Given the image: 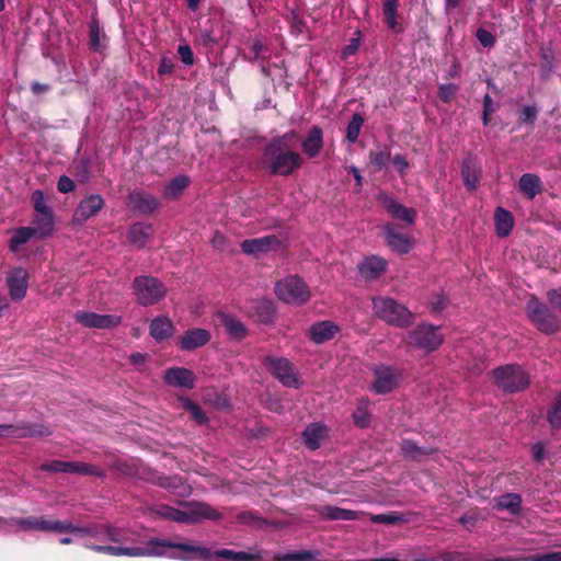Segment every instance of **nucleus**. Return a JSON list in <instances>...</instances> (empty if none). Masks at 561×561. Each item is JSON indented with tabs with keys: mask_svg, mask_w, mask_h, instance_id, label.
Listing matches in <instances>:
<instances>
[{
	"mask_svg": "<svg viewBox=\"0 0 561 561\" xmlns=\"http://www.w3.org/2000/svg\"><path fill=\"white\" fill-rule=\"evenodd\" d=\"M157 514L164 519L182 524H195L221 518V514L215 507L203 502L188 503L184 510L161 505L157 510Z\"/></svg>",
	"mask_w": 561,
	"mask_h": 561,
	"instance_id": "nucleus-3",
	"label": "nucleus"
},
{
	"mask_svg": "<svg viewBox=\"0 0 561 561\" xmlns=\"http://www.w3.org/2000/svg\"><path fill=\"white\" fill-rule=\"evenodd\" d=\"M476 37L484 48H492L496 43L495 36L484 27H479L477 30Z\"/></svg>",
	"mask_w": 561,
	"mask_h": 561,
	"instance_id": "nucleus-54",
	"label": "nucleus"
},
{
	"mask_svg": "<svg viewBox=\"0 0 561 561\" xmlns=\"http://www.w3.org/2000/svg\"><path fill=\"white\" fill-rule=\"evenodd\" d=\"M391 161L400 175L407 174L408 170L410 169V164L402 154H396L392 157Z\"/></svg>",
	"mask_w": 561,
	"mask_h": 561,
	"instance_id": "nucleus-57",
	"label": "nucleus"
},
{
	"mask_svg": "<svg viewBox=\"0 0 561 561\" xmlns=\"http://www.w3.org/2000/svg\"><path fill=\"white\" fill-rule=\"evenodd\" d=\"M490 375L504 393L523 392L530 386V374L519 364L501 365L492 369Z\"/></svg>",
	"mask_w": 561,
	"mask_h": 561,
	"instance_id": "nucleus-4",
	"label": "nucleus"
},
{
	"mask_svg": "<svg viewBox=\"0 0 561 561\" xmlns=\"http://www.w3.org/2000/svg\"><path fill=\"white\" fill-rule=\"evenodd\" d=\"M523 561H561V551L524 557Z\"/></svg>",
	"mask_w": 561,
	"mask_h": 561,
	"instance_id": "nucleus-56",
	"label": "nucleus"
},
{
	"mask_svg": "<svg viewBox=\"0 0 561 561\" xmlns=\"http://www.w3.org/2000/svg\"><path fill=\"white\" fill-rule=\"evenodd\" d=\"M328 435V427L323 423H311L302 432L301 438L307 448L316 450Z\"/></svg>",
	"mask_w": 561,
	"mask_h": 561,
	"instance_id": "nucleus-30",
	"label": "nucleus"
},
{
	"mask_svg": "<svg viewBox=\"0 0 561 561\" xmlns=\"http://www.w3.org/2000/svg\"><path fill=\"white\" fill-rule=\"evenodd\" d=\"M377 199L393 219L403 221L408 226L414 225L416 218L414 208L403 206L394 197L383 192L379 193Z\"/></svg>",
	"mask_w": 561,
	"mask_h": 561,
	"instance_id": "nucleus-18",
	"label": "nucleus"
},
{
	"mask_svg": "<svg viewBox=\"0 0 561 561\" xmlns=\"http://www.w3.org/2000/svg\"><path fill=\"white\" fill-rule=\"evenodd\" d=\"M50 430L44 424L18 423L0 424V437H43L48 436Z\"/></svg>",
	"mask_w": 561,
	"mask_h": 561,
	"instance_id": "nucleus-15",
	"label": "nucleus"
},
{
	"mask_svg": "<svg viewBox=\"0 0 561 561\" xmlns=\"http://www.w3.org/2000/svg\"><path fill=\"white\" fill-rule=\"evenodd\" d=\"M354 424L359 428H366L370 424L369 400L360 399L353 413Z\"/></svg>",
	"mask_w": 561,
	"mask_h": 561,
	"instance_id": "nucleus-42",
	"label": "nucleus"
},
{
	"mask_svg": "<svg viewBox=\"0 0 561 561\" xmlns=\"http://www.w3.org/2000/svg\"><path fill=\"white\" fill-rule=\"evenodd\" d=\"M163 380L168 386L191 390L195 388L196 375L188 368L174 366L165 369Z\"/></svg>",
	"mask_w": 561,
	"mask_h": 561,
	"instance_id": "nucleus-21",
	"label": "nucleus"
},
{
	"mask_svg": "<svg viewBox=\"0 0 561 561\" xmlns=\"http://www.w3.org/2000/svg\"><path fill=\"white\" fill-rule=\"evenodd\" d=\"M257 317L262 323L268 324L274 321L275 307L271 300H260L256 306Z\"/></svg>",
	"mask_w": 561,
	"mask_h": 561,
	"instance_id": "nucleus-46",
	"label": "nucleus"
},
{
	"mask_svg": "<svg viewBox=\"0 0 561 561\" xmlns=\"http://www.w3.org/2000/svg\"><path fill=\"white\" fill-rule=\"evenodd\" d=\"M280 245V241L275 236H264L255 239H247L241 242L240 247L244 254L259 256L270 250H274Z\"/></svg>",
	"mask_w": 561,
	"mask_h": 561,
	"instance_id": "nucleus-24",
	"label": "nucleus"
},
{
	"mask_svg": "<svg viewBox=\"0 0 561 561\" xmlns=\"http://www.w3.org/2000/svg\"><path fill=\"white\" fill-rule=\"evenodd\" d=\"M32 202L36 214L53 213L51 208L47 205L45 194L42 190H35L32 193Z\"/></svg>",
	"mask_w": 561,
	"mask_h": 561,
	"instance_id": "nucleus-52",
	"label": "nucleus"
},
{
	"mask_svg": "<svg viewBox=\"0 0 561 561\" xmlns=\"http://www.w3.org/2000/svg\"><path fill=\"white\" fill-rule=\"evenodd\" d=\"M373 310L376 317L394 327L407 328L413 321V313L404 305L390 297L374 298Z\"/></svg>",
	"mask_w": 561,
	"mask_h": 561,
	"instance_id": "nucleus-6",
	"label": "nucleus"
},
{
	"mask_svg": "<svg viewBox=\"0 0 561 561\" xmlns=\"http://www.w3.org/2000/svg\"><path fill=\"white\" fill-rule=\"evenodd\" d=\"M519 190L526 195L527 198L533 199L541 192L540 178L533 173H524L519 178Z\"/></svg>",
	"mask_w": 561,
	"mask_h": 561,
	"instance_id": "nucleus-39",
	"label": "nucleus"
},
{
	"mask_svg": "<svg viewBox=\"0 0 561 561\" xmlns=\"http://www.w3.org/2000/svg\"><path fill=\"white\" fill-rule=\"evenodd\" d=\"M35 236L45 238L54 231V216L53 213L48 214H36L32 219Z\"/></svg>",
	"mask_w": 561,
	"mask_h": 561,
	"instance_id": "nucleus-38",
	"label": "nucleus"
},
{
	"mask_svg": "<svg viewBox=\"0 0 561 561\" xmlns=\"http://www.w3.org/2000/svg\"><path fill=\"white\" fill-rule=\"evenodd\" d=\"M180 401L183 403L184 409L191 413L196 423L203 425L208 422V417L197 403L188 398H180Z\"/></svg>",
	"mask_w": 561,
	"mask_h": 561,
	"instance_id": "nucleus-48",
	"label": "nucleus"
},
{
	"mask_svg": "<svg viewBox=\"0 0 561 561\" xmlns=\"http://www.w3.org/2000/svg\"><path fill=\"white\" fill-rule=\"evenodd\" d=\"M398 0H385L382 5V12L385 15V22L387 26L391 30H394L398 26L397 21V11H398Z\"/></svg>",
	"mask_w": 561,
	"mask_h": 561,
	"instance_id": "nucleus-45",
	"label": "nucleus"
},
{
	"mask_svg": "<svg viewBox=\"0 0 561 561\" xmlns=\"http://www.w3.org/2000/svg\"><path fill=\"white\" fill-rule=\"evenodd\" d=\"M374 380L369 390L375 394H387L393 391L402 379V370L392 365L378 364L371 369Z\"/></svg>",
	"mask_w": 561,
	"mask_h": 561,
	"instance_id": "nucleus-10",
	"label": "nucleus"
},
{
	"mask_svg": "<svg viewBox=\"0 0 561 561\" xmlns=\"http://www.w3.org/2000/svg\"><path fill=\"white\" fill-rule=\"evenodd\" d=\"M250 53L253 55L254 60H265L270 57L267 46L257 39L250 44Z\"/></svg>",
	"mask_w": 561,
	"mask_h": 561,
	"instance_id": "nucleus-53",
	"label": "nucleus"
},
{
	"mask_svg": "<svg viewBox=\"0 0 561 561\" xmlns=\"http://www.w3.org/2000/svg\"><path fill=\"white\" fill-rule=\"evenodd\" d=\"M174 70L173 61L168 57H162L158 67V73L160 76L170 75Z\"/></svg>",
	"mask_w": 561,
	"mask_h": 561,
	"instance_id": "nucleus-62",
	"label": "nucleus"
},
{
	"mask_svg": "<svg viewBox=\"0 0 561 561\" xmlns=\"http://www.w3.org/2000/svg\"><path fill=\"white\" fill-rule=\"evenodd\" d=\"M363 125H364V117L358 113H354L351 121L347 124V127H346L347 142L354 144L357 141Z\"/></svg>",
	"mask_w": 561,
	"mask_h": 561,
	"instance_id": "nucleus-44",
	"label": "nucleus"
},
{
	"mask_svg": "<svg viewBox=\"0 0 561 561\" xmlns=\"http://www.w3.org/2000/svg\"><path fill=\"white\" fill-rule=\"evenodd\" d=\"M128 203L130 208L139 214H151L156 211L160 205L158 198L141 191H134L129 193Z\"/></svg>",
	"mask_w": 561,
	"mask_h": 561,
	"instance_id": "nucleus-26",
	"label": "nucleus"
},
{
	"mask_svg": "<svg viewBox=\"0 0 561 561\" xmlns=\"http://www.w3.org/2000/svg\"><path fill=\"white\" fill-rule=\"evenodd\" d=\"M537 117V110L534 106H524L520 111L519 119L525 124H534Z\"/></svg>",
	"mask_w": 561,
	"mask_h": 561,
	"instance_id": "nucleus-58",
	"label": "nucleus"
},
{
	"mask_svg": "<svg viewBox=\"0 0 561 561\" xmlns=\"http://www.w3.org/2000/svg\"><path fill=\"white\" fill-rule=\"evenodd\" d=\"M12 526L18 527L20 530H34L42 533H57L60 534L62 520L49 519L44 516L31 517H15L8 520Z\"/></svg>",
	"mask_w": 561,
	"mask_h": 561,
	"instance_id": "nucleus-13",
	"label": "nucleus"
},
{
	"mask_svg": "<svg viewBox=\"0 0 561 561\" xmlns=\"http://www.w3.org/2000/svg\"><path fill=\"white\" fill-rule=\"evenodd\" d=\"M149 333L156 342H162L173 335L174 325L168 317L158 316L151 320Z\"/></svg>",
	"mask_w": 561,
	"mask_h": 561,
	"instance_id": "nucleus-32",
	"label": "nucleus"
},
{
	"mask_svg": "<svg viewBox=\"0 0 561 561\" xmlns=\"http://www.w3.org/2000/svg\"><path fill=\"white\" fill-rule=\"evenodd\" d=\"M481 169L480 164L474 157L468 154L461 165V176L465 186L469 191H473L478 187L480 182Z\"/></svg>",
	"mask_w": 561,
	"mask_h": 561,
	"instance_id": "nucleus-29",
	"label": "nucleus"
},
{
	"mask_svg": "<svg viewBox=\"0 0 561 561\" xmlns=\"http://www.w3.org/2000/svg\"><path fill=\"white\" fill-rule=\"evenodd\" d=\"M323 514L331 520H355L358 519L359 512L341 508L336 506H325Z\"/></svg>",
	"mask_w": 561,
	"mask_h": 561,
	"instance_id": "nucleus-43",
	"label": "nucleus"
},
{
	"mask_svg": "<svg viewBox=\"0 0 561 561\" xmlns=\"http://www.w3.org/2000/svg\"><path fill=\"white\" fill-rule=\"evenodd\" d=\"M107 36L100 26L96 18L89 22V48L94 53H102L106 48Z\"/></svg>",
	"mask_w": 561,
	"mask_h": 561,
	"instance_id": "nucleus-34",
	"label": "nucleus"
},
{
	"mask_svg": "<svg viewBox=\"0 0 561 561\" xmlns=\"http://www.w3.org/2000/svg\"><path fill=\"white\" fill-rule=\"evenodd\" d=\"M133 289L138 304L145 307L158 304L168 293L163 282L149 275L137 276Z\"/></svg>",
	"mask_w": 561,
	"mask_h": 561,
	"instance_id": "nucleus-8",
	"label": "nucleus"
},
{
	"mask_svg": "<svg viewBox=\"0 0 561 561\" xmlns=\"http://www.w3.org/2000/svg\"><path fill=\"white\" fill-rule=\"evenodd\" d=\"M277 298L286 304L301 306L310 298L307 284L298 276H287L275 284Z\"/></svg>",
	"mask_w": 561,
	"mask_h": 561,
	"instance_id": "nucleus-9",
	"label": "nucleus"
},
{
	"mask_svg": "<svg viewBox=\"0 0 561 561\" xmlns=\"http://www.w3.org/2000/svg\"><path fill=\"white\" fill-rule=\"evenodd\" d=\"M390 158V152L387 148L369 152V161L378 170L385 169Z\"/></svg>",
	"mask_w": 561,
	"mask_h": 561,
	"instance_id": "nucleus-49",
	"label": "nucleus"
},
{
	"mask_svg": "<svg viewBox=\"0 0 561 561\" xmlns=\"http://www.w3.org/2000/svg\"><path fill=\"white\" fill-rule=\"evenodd\" d=\"M540 57L545 61V64L541 65L542 71H550L554 58L552 50L550 48H540Z\"/></svg>",
	"mask_w": 561,
	"mask_h": 561,
	"instance_id": "nucleus-61",
	"label": "nucleus"
},
{
	"mask_svg": "<svg viewBox=\"0 0 561 561\" xmlns=\"http://www.w3.org/2000/svg\"><path fill=\"white\" fill-rule=\"evenodd\" d=\"M104 206V198L100 194H90L82 198L73 213L77 222H84L95 216Z\"/></svg>",
	"mask_w": 561,
	"mask_h": 561,
	"instance_id": "nucleus-23",
	"label": "nucleus"
},
{
	"mask_svg": "<svg viewBox=\"0 0 561 561\" xmlns=\"http://www.w3.org/2000/svg\"><path fill=\"white\" fill-rule=\"evenodd\" d=\"M178 54L183 64L190 66L194 62V54L188 45H180L178 47Z\"/></svg>",
	"mask_w": 561,
	"mask_h": 561,
	"instance_id": "nucleus-60",
	"label": "nucleus"
},
{
	"mask_svg": "<svg viewBox=\"0 0 561 561\" xmlns=\"http://www.w3.org/2000/svg\"><path fill=\"white\" fill-rule=\"evenodd\" d=\"M522 496L518 493H505L493 499V508L496 511H507L517 516L522 512Z\"/></svg>",
	"mask_w": 561,
	"mask_h": 561,
	"instance_id": "nucleus-33",
	"label": "nucleus"
},
{
	"mask_svg": "<svg viewBox=\"0 0 561 561\" xmlns=\"http://www.w3.org/2000/svg\"><path fill=\"white\" fill-rule=\"evenodd\" d=\"M7 285L10 297L14 301H21L26 295L28 287V273L23 267H15L7 275Z\"/></svg>",
	"mask_w": 561,
	"mask_h": 561,
	"instance_id": "nucleus-22",
	"label": "nucleus"
},
{
	"mask_svg": "<svg viewBox=\"0 0 561 561\" xmlns=\"http://www.w3.org/2000/svg\"><path fill=\"white\" fill-rule=\"evenodd\" d=\"M57 188L60 193H70L76 188V184L72 179L67 175H61L57 182Z\"/></svg>",
	"mask_w": 561,
	"mask_h": 561,
	"instance_id": "nucleus-59",
	"label": "nucleus"
},
{
	"mask_svg": "<svg viewBox=\"0 0 561 561\" xmlns=\"http://www.w3.org/2000/svg\"><path fill=\"white\" fill-rule=\"evenodd\" d=\"M533 459L540 462L546 455V446L542 442H537L531 446Z\"/></svg>",
	"mask_w": 561,
	"mask_h": 561,
	"instance_id": "nucleus-64",
	"label": "nucleus"
},
{
	"mask_svg": "<svg viewBox=\"0 0 561 561\" xmlns=\"http://www.w3.org/2000/svg\"><path fill=\"white\" fill-rule=\"evenodd\" d=\"M263 364L283 386L295 389L302 386L298 373L287 358L267 355L264 357Z\"/></svg>",
	"mask_w": 561,
	"mask_h": 561,
	"instance_id": "nucleus-11",
	"label": "nucleus"
},
{
	"mask_svg": "<svg viewBox=\"0 0 561 561\" xmlns=\"http://www.w3.org/2000/svg\"><path fill=\"white\" fill-rule=\"evenodd\" d=\"M75 318L84 327L94 329H112L122 321V317L117 314H99L85 311L77 312Z\"/></svg>",
	"mask_w": 561,
	"mask_h": 561,
	"instance_id": "nucleus-20",
	"label": "nucleus"
},
{
	"mask_svg": "<svg viewBox=\"0 0 561 561\" xmlns=\"http://www.w3.org/2000/svg\"><path fill=\"white\" fill-rule=\"evenodd\" d=\"M526 312L530 322L545 334H554L560 329L558 316L537 297L531 296L526 304Z\"/></svg>",
	"mask_w": 561,
	"mask_h": 561,
	"instance_id": "nucleus-7",
	"label": "nucleus"
},
{
	"mask_svg": "<svg viewBox=\"0 0 561 561\" xmlns=\"http://www.w3.org/2000/svg\"><path fill=\"white\" fill-rule=\"evenodd\" d=\"M35 236L34 229L31 227H19L12 230V236L9 241V249L11 252L16 253Z\"/></svg>",
	"mask_w": 561,
	"mask_h": 561,
	"instance_id": "nucleus-40",
	"label": "nucleus"
},
{
	"mask_svg": "<svg viewBox=\"0 0 561 561\" xmlns=\"http://www.w3.org/2000/svg\"><path fill=\"white\" fill-rule=\"evenodd\" d=\"M547 419L552 428H561V393L556 399L552 408L548 411Z\"/></svg>",
	"mask_w": 561,
	"mask_h": 561,
	"instance_id": "nucleus-51",
	"label": "nucleus"
},
{
	"mask_svg": "<svg viewBox=\"0 0 561 561\" xmlns=\"http://www.w3.org/2000/svg\"><path fill=\"white\" fill-rule=\"evenodd\" d=\"M319 554L318 551H311V550H300V551H294L288 552L284 556L277 557L278 560L283 561H311L316 559V557Z\"/></svg>",
	"mask_w": 561,
	"mask_h": 561,
	"instance_id": "nucleus-50",
	"label": "nucleus"
},
{
	"mask_svg": "<svg viewBox=\"0 0 561 561\" xmlns=\"http://www.w3.org/2000/svg\"><path fill=\"white\" fill-rule=\"evenodd\" d=\"M547 298L552 307L561 311V288L548 290Z\"/></svg>",
	"mask_w": 561,
	"mask_h": 561,
	"instance_id": "nucleus-63",
	"label": "nucleus"
},
{
	"mask_svg": "<svg viewBox=\"0 0 561 561\" xmlns=\"http://www.w3.org/2000/svg\"><path fill=\"white\" fill-rule=\"evenodd\" d=\"M382 229L387 245L393 252L407 254L413 249L414 238L409 233L400 232L394 224H387Z\"/></svg>",
	"mask_w": 561,
	"mask_h": 561,
	"instance_id": "nucleus-19",
	"label": "nucleus"
},
{
	"mask_svg": "<svg viewBox=\"0 0 561 561\" xmlns=\"http://www.w3.org/2000/svg\"><path fill=\"white\" fill-rule=\"evenodd\" d=\"M284 137L273 139L264 148L263 167L272 175L288 176L301 168V154L291 150Z\"/></svg>",
	"mask_w": 561,
	"mask_h": 561,
	"instance_id": "nucleus-1",
	"label": "nucleus"
},
{
	"mask_svg": "<svg viewBox=\"0 0 561 561\" xmlns=\"http://www.w3.org/2000/svg\"><path fill=\"white\" fill-rule=\"evenodd\" d=\"M388 262L378 256L370 255L363 259L358 265V272L360 276L366 280H373L378 278L387 268Z\"/></svg>",
	"mask_w": 561,
	"mask_h": 561,
	"instance_id": "nucleus-27",
	"label": "nucleus"
},
{
	"mask_svg": "<svg viewBox=\"0 0 561 561\" xmlns=\"http://www.w3.org/2000/svg\"><path fill=\"white\" fill-rule=\"evenodd\" d=\"M41 469L47 472L80 473L87 476L103 477L102 470L98 467L77 461L53 460L43 463Z\"/></svg>",
	"mask_w": 561,
	"mask_h": 561,
	"instance_id": "nucleus-14",
	"label": "nucleus"
},
{
	"mask_svg": "<svg viewBox=\"0 0 561 561\" xmlns=\"http://www.w3.org/2000/svg\"><path fill=\"white\" fill-rule=\"evenodd\" d=\"M210 339L211 334L208 330L203 328L191 329L180 337L179 347L186 352L194 351L206 345Z\"/></svg>",
	"mask_w": 561,
	"mask_h": 561,
	"instance_id": "nucleus-25",
	"label": "nucleus"
},
{
	"mask_svg": "<svg viewBox=\"0 0 561 561\" xmlns=\"http://www.w3.org/2000/svg\"><path fill=\"white\" fill-rule=\"evenodd\" d=\"M494 221L496 234L500 238H505L512 232L514 227V217L511 211L502 207H497L494 214Z\"/></svg>",
	"mask_w": 561,
	"mask_h": 561,
	"instance_id": "nucleus-37",
	"label": "nucleus"
},
{
	"mask_svg": "<svg viewBox=\"0 0 561 561\" xmlns=\"http://www.w3.org/2000/svg\"><path fill=\"white\" fill-rule=\"evenodd\" d=\"M68 533L77 535L78 537L93 538L102 543L107 540H113V533L107 528V525L100 524H88V525H76L71 520H62L60 534Z\"/></svg>",
	"mask_w": 561,
	"mask_h": 561,
	"instance_id": "nucleus-12",
	"label": "nucleus"
},
{
	"mask_svg": "<svg viewBox=\"0 0 561 561\" xmlns=\"http://www.w3.org/2000/svg\"><path fill=\"white\" fill-rule=\"evenodd\" d=\"M152 234V226L146 222H136L131 225L128 230L127 239L128 241L137 247L138 249H142L149 238Z\"/></svg>",
	"mask_w": 561,
	"mask_h": 561,
	"instance_id": "nucleus-36",
	"label": "nucleus"
},
{
	"mask_svg": "<svg viewBox=\"0 0 561 561\" xmlns=\"http://www.w3.org/2000/svg\"><path fill=\"white\" fill-rule=\"evenodd\" d=\"M370 520L376 524L394 525L401 520V517L394 513L376 514L370 516Z\"/></svg>",
	"mask_w": 561,
	"mask_h": 561,
	"instance_id": "nucleus-55",
	"label": "nucleus"
},
{
	"mask_svg": "<svg viewBox=\"0 0 561 561\" xmlns=\"http://www.w3.org/2000/svg\"><path fill=\"white\" fill-rule=\"evenodd\" d=\"M401 453L404 457L417 460L422 456L430 454L431 451L424 447L417 446L415 443L411 440H403L401 443Z\"/></svg>",
	"mask_w": 561,
	"mask_h": 561,
	"instance_id": "nucleus-47",
	"label": "nucleus"
},
{
	"mask_svg": "<svg viewBox=\"0 0 561 561\" xmlns=\"http://www.w3.org/2000/svg\"><path fill=\"white\" fill-rule=\"evenodd\" d=\"M377 199L393 219L403 221L408 226L414 225L416 218L414 208L403 206L394 197L383 192L379 193Z\"/></svg>",
	"mask_w": 561,
	"mask_h": 561,
	"instance_id": "nucleus-17",
	"label": "nucleus"
},
{
	"mask_svg": "<svg viewBox=\"0 0 561 561\" xmlns=\"http://www.w3.org/2000/svg\"><path fill=\"white\" fill-rule=\"evenodd\" d=\"M190 178L186 175H178L171 181L167 183L164 186V197L167 198H176L182 194V192L188 186Z\"/></svg>",
	"mask_w": 561,
	"mask_h": 561,
	"instance_id": "nucleus-41",
	"label": "nucleus"
},
{
	"mask_svg": "<svg viewBox=\"0 0 561 561\" xmlns=\"http://www.w3.org/2000/svg\"><path fill=\"white\" fill-rule=\"evenodd\" d=\"M107 528L113 533L112 537L114 538L113 540H107V542H112L113 545H93L85 542L84 547L104 554L134 557L133 554H128L127 550L130 548L146 546L152 538L150 537L146 539L140 535L128 531L121 533L110 525H107Z\"/></svg>",
	"mask_w": 561,
	"mask_h": 561,
	"instance_id": "nucleus-5",
	"label": "nucleus"
},
{
	"mask_svg": "<svg viewBox=\"0 0 561 561\" xmlns=\"http://www.w3.org/2000/svg\"><path fill=\"white\" fill-rule=\"evenodd\" d=\"M442 341L443 340L437 328H434L433 325H417L410 333V343L412 345L430 352L436 350L440 345Z\"/></svg>",
	"mask_w": 561,
	"mask_h": 561,
	"instance_id": "nucleus-16",
	"label": "nucleus"
},
{
	"mask_svg": "<svg viewBox=\"0 0 561 561\" xmlns=\"http://www.w3.org/2000/svg\"><path fill=\"white\" fill-rule=\"evenodd\" d=\"M218 317L231 340L240 341L245 337L248 330L240 319L225 312L219 313Z\"/></svg>",
	"mask_w": 561,
	"mask_h": 561,
	"instance_id": "nucleus-35",
	"label": "nucleus"
},
{
	"mask_svg": "<svg viewBox=\"0 0 561 561\" xmlns=\"http://www.w3.org/2000/svg\"><path fill=\"white\" fill-rule=\"evenodd\" d=\"M157 514L164 519L182 524H195L221 518V514L215 507L203 502L188 503L184 510L161 505L157 510Z\"/></svg>",
	"mask_w": 561,
	"mask_h": 561,
	"instance_id": "nucleus-2",
	"label": "nucleus"
},
{
	"mask_svg": "<svg viewBox=\"0 0 561 561\" xmlns=\"http://www.w3.org/2000/svg\"><path fill=\"white\" fill-rule=\"evenodd\" d=\"M323 147V131L322 129L314 125L312 126L306 138L301 142V148L308 158H316Z\"/></svg>",
	"mask_w": 561,
	"mask_h": 561,
	"instance_id": "nucleus-31",
	"label": "nucleus"
},
{
	"mask_svg": "<svg viewBox=\"0 0 561 561\" xmlns=\"http://www.w3.org/2000/svg\"><path fill=\"white\" fill-rule=\"evenodd\" d=\"M339 331L340 327L333 321H319L310 327L309 337L314 344H322L332 340Z\"/></svg>",
	"mask_w": 561,
	"mask_h": 561,
	"instance_id": "nucleus-28",
	"label": "nucleus"
}]
</instances>
